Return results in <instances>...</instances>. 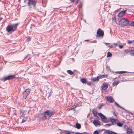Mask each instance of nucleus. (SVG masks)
I'll return each instance as SVG.
<instances>
[{
  "label": "nucleus",
  "instance_id": "nucleus-1",
  "mask_svg": "<svg viewBox=\"0 0 134 134\" xmlns=\"http://www.w3.org/2000/svg\"><path fill=\"white\" fill-rule=\"evenodd\" d=\"M19 23L8 25L6 27V29L9 34H11L14 31L16 30Z\"/></svg>",
  "mask_w": 134,
  "mask_h": 134
},
{
  "label": "nucleus",
  "instance_id": "nucleus-2",
  "mask_svg": "<svg viewBox=\"0 0 134 134\" xmlns=\"http://www.w3.org/2000/svg\"><path fill=\"white\" fill-rule=\"evenodd\" d=\"M129 21L126 18H121L119 21V24L122 27L127 26L129 24Z\"/></svg>",
  "mask_w": 134,
  "mask_h": 134
},
{
  "label": "nucleus",
  "instance_id": "nucleus-3",
  "mask_svg": "<svg viewBox=\"0 0 134 134\" xmlns=\"http://www.w3.org/2000/svg\"><path fill=\"white\" fill-rule=\"evenodd\" d=\"M98 115L101 119V121L104 123H108L109 121V120L103 114L100 113H98Z\"/></svg>",
  "mask_w": 134,
  "mask_h": 134
},
{
  "label": "nucleus",
  "instance_id": "nucleus-4",
  "mask_svg": "<svg viewBox=\"0 0 134 134\" xmlns=\"http://www.w3.org/2000/svg\"><path fill=\"white\" fill-rule=\"evenodd\" d=\"M43 113L45 116H46L47 118H49L54 115L55 113L53 111L47 110L44 112Z\"/></svg>",
  "mask_w": 134,
  "mask_h": 134
},
{
  "label": "nucleus",
  "instance_id": "nucleus-5",
  "mask_svg": "<svg viewBox=\"0 0 134 134\" xmlns=\"http://www.w3.org/2000/svg\"><path fill=\"white\" fill-rule=\"evenodd\" d=\"M16 78L15 75H10L7 76H5L1 79V80L3 81Z\"/></svg>",
  "mask_w": 134,
  "mask_h": 134
},
{
  "label": "nucleus",
  "instance_id": "nucleus-6",
  "mask_svg": "<svg viewBox=\"0 0 134 134\" xmlns=\"http://www.w3.org/2000/svg\"><path fill=\"white\" fill-rule=\"evenodd\" d=\"M28 5L29 6L32 5L33 8L35 7L37 2V0H28Z\"/></svg>",
  "mask_w": 134,
  "mask_h": 134
},
{
  "label": "nucleus",
  "instance_id": "nucleus-7",
  "mask_svg": "<svg viewBox=\"0 0 134 134\" xmlns=\"http://www.w3.org/2000/svg\"><path fill=\"white\" fill-rule=\"evenodd\" d=\"M104 31L100 29L99 28L97 32L96 36L98 37H102L104 35Z\"/></svg>",
  "mask_w": 134,
  "mask_h": 134
},
{
  "label": "nucleus",
  "instance_id": "nucleus-8",
  "mask_svg": "<svg viewBox=\"0 0 134 134\" xmlns=\"http://www.w3.org/2000/svg\"><path fill=\"white\" fill-rule=\"evenodd\" d=\"M30 89L28 88L26 89L23 93V98L26 99L27 96L30 93Z\"/></svg>",
  "mask_w": 134,
  "mask_h": 134
},
{
  "label": "nucleus",
  "instance_id": "nucleus-9",
  "mask_svg": "<svg viewBox=\"0 0 134 134\" xmlns=\"http://www.w3.org/2000/svg\"><path fill=\"white\" fill-rule=\"evenodd\" d=\"M99 118L98 116H97V119H94L93 122V124L95 126H97L100 125V122L99 120Z\"/></svg>",
  "mask_w": 134,
  "mask_h": 134
},
{
  "label": "nucleus",
  "instance_id": "nucleus-10",
  "mask_svg": "<svg viewBox=\"0 0 134 134\" xmlns=\"http://www.w3.org/2000/svg\"><path fill=\"white\" fill-rule=\"evenodd\" d=\"M40 119L42 120H46L47 119L46 116H45L43 113H41L39 115Z\"/></svg>",
  "mask_w": 134,
  "mask_h": 134
},
{
  "label": "nucleus",
  "instance_id": "nucleus-11",
  "mask_svg": "<svg viewBox=\"0 0 134 134\" xmlns=\"http://www.w3.org/2000/svg\"><path fill=\"white\" fill-rule=\"evenodd\" d=\"M101 87L103 90H105L108 88V85L106 83H103L101 85Z\"/></svg>",
  "mask_w": 134,
  "mask_h": 134
},
{
  "label": "nucleus",
  "instance_id": "nucleus-12",
  "mask_svg": "<svg viewBox=\"0 0 134 134\" xmlns=\"http://www.w3.org/2000/svg\"><path fill=\"white\" fill-rule=\"evenodd\" d=\"M126 11L127 10L126 9L125 10H124L121 12L120 13H119L118 14V16L119 17H122L124 15Z\"/></svg>",
  "mask_w": 134,
  "mask_h": 134
},
{
  "label": "nucleus",
  "instance_id": "nucleus-13",
  "mask_svg": "<svg viewBox=\"0 0 134 134\" xmlns=\"http://www.w3.org/2000/svg\"><path fill=\"white\" fill-rule=\"evenodd\" d=\"M106 99L108 102L111 103L113 102V99L111 96L107 97H106Z\"/></svg>",
  "mask_w": 134,
  "mask_h": 134
},
{
  "label": "nucleus",
  "instance_id": "nucleus-14",
  "mask_svg": "<svg viewBox=\"0 0 134 134\" xmlns=\"http://www.w3.org/2000/svg\"><path fill=\"white\" fill-rule=\"evenodd\" d=\"M104 133H106L107 134H119L114 132L112 131L109 130H107Z\"/></svg>",
  "mask_w": 134,
  "mask_h": 134
},
{
  "label": "nucleus",
  "instance_id": "nucleus-15",
  "mask_svg": "<svg viewBox=\"0 0 134 134\" xmlns=\"http://www.w3.org/2000/svg\"><path fill=\"white\" fill-rule=\"evenodd\" d=\"M98 76H97V77H95L94 78H91V80L92 81H93V82L96 81L98 82L99 81V78Z\"/></svg>",
  "mask_w": 134,
  "mask_h": 134
},
{
  "label": "nucleus",
  "instance_id": "nucleus-16",
  "mask_svg": "<svg viewBox=\"0 0 134 134\" xmlns=\"http://www.w3.org/2000/svg\"><path fill=\"white\" fill-rule=\"evenodd\" d=\"M99 77V79H102L103 78H106L108 77V75L107 74L104 75H100L98 76Z\"/></svg>",
  "mask_w": 134,
  "mask_h": 134
},
{
  "label": "nucleus",
  "instance_id": "nucleus-17",
  "mask_svg": "<svg viewBox=\"0 0 134 134\" xmlns=\"http://www.w3.org/2000/svg\"><path fill=\"white\" fill-rule=\"evenodd\" d=\"M92 112L94 116L97 117V116H98L97 115V112L96 110H95L94 109H93Z\"/></svg>",
  "mask_w": 134,
  "mask_h": 134
},
{
  "label": "nucleus",
  "instance_id": "nucleus-18",
  "mask_svg": "<svg viewBox=\"0 0 134 134\" xmlns=\"http://www.w3.org/2000/svg\"><path fill=\"white\" fill-rule=\"evenodd\" d=\"M81 82L83 83H85L87 82V81L85 78H81L80 79Z\"/></svg>",
  "mask_w": 134,
  "mask_h": 134
},
{
  "label": "nucleus",
  "instance_id": "nucleus-19",
  "mask_svg": "<svg viewBox=\"0 0 134 134\" xmlns=\"http://www.w3.org/2000/svg\"><path fill=\"white\" fill-rule=\"evenodd\" d=\"M76 128L78 129H80L81 128V125L80 124L76 123Z\"/></svg>",
  "mask_w": 134,
  "mask_h": 134
},
{
  "label": "nucleus",
  "instance_id": "nucleus-20",
  "mask_svg": "<svg viewBox=\"0 0 134 134\" xmlns=\"http://www.w3.org/2000/svg\"><path fill=\"white\" fill-rule=\"evenodd\" d=\"M127 43L129 44H132V45H134V40L133 41H128Z\"/></svg>",
  "mask_w": 134,
  "mask_h": 134
},
{
  "label": "nucleus",
  "instance_id": "nucleus-21",
  "mask_svg": "<svg viewBox=\"0 0 134 134\" xmlns=\"http://www.w3.org/2000/svg\"><path fill=\"white\" fill-rule=\"evenodd\" d=\"M126 72V71H116L115 72V73L116 74H122L123 73H125Z\"/></svg>",
  "mask_w": 134,
  "mask_h": 134
},
{
  "label": "nucleus",
  "instance_id": "nucleus-22",
  "mask_svg": "<svg viewBox=\"0 0 134 134\" xmlns=\"http://www.w3.org/2000/svg\"><path fill=\"white\" fill-rule=\"evenodd\" d=\"M117 119H113L110 118V121L112 122V124H111L112 125H113L114 124V122L115 121H117Z\"/></svg>",
  "mask_w": 134,
  "mask_h": 134
},
{
  "label": "nucleus",
  "instance_id": "nucleus-23",
  "mask_svg": "<svg viewBox=\"0 0 134 134\" xmlns=\"http://www.w3.org/2000/svg\"><path fill=\"white\" fill-rule=\"evenodd\" d=\"M67 72L69 74L72 75L74 74V72L73 71H72L71 70H68L67 71Z\"/></svg>",
  "mask_w": 134,
  "mask_h": 134
},
{
  "label": "nucleus",
  "instance_id": "nucleus-24",
  "mask_svg": "<svg viewBox=\"0 0 134 134\" xmlns=\"http://www.w3.org/2000/svg\"><path fill=\"white\" fill-rule=\"evenodd\" d=\"M112 56V54L109 52H108L107 53V57H110Z\"/></svg>",
  "mask_w": 134,
  "mask_h": 134
},
{
  "label": "nucleus",
  "instance_id": "nucleus-25",
  "mask_svg": "<svg viewBox=\"0 0 134 134\" xmlns=\"http://www.w3.org/2000/svg\"><path fill=\"white\" fill-rule=\"evenodd\" d=\"M119 83V81H116L113 83V86H116Z\"/></svg>",
  "mask_w": 134,
  "mask_h": 134
},
{
  "label": "nucleus",
  "instance_id": "nucleus-26",
  "mask_svg": "<svg viewBox=\"0 0 134 134\" xmlns=\"http://www.w3.org/2000/svg\"><path fill=\"white\" fill-rule=\"evenodd\" d=\"M130 54L131 56H134V49L131 50V52L130 53Z\"/></svg>",
  "mask_w": 134,
  "mask_h": 134
},
{
  "label": "nucleus",
  "instance_id": "nucleus-27",
  "mask_svg": "<svg viewBox=\"0 0 134 134\" xmlns=\"http://www.w3.org/2000/svg\"><path fill=\"white\" fill-rule=\"evenodd\" d=\"M104 105V104H103V103H102V104H99L98 106V109H101V108H102V107Z\"/></svg>",
  "mask_w": 134,
  "mask_h": 134
},
{
  "label": "nucleus",
  "instance_id": "nucleus-28",
  "mask_svg": "<svg viewBox=\"0 0 134 134\" xmlns=\"http://www.w3.org/2000/svg\"><path fill=\"white\" fill-rule=\"evenodd\" d=\"M123 124L121 123H120V122H118L117 123V125L119 127H121L122 126Z\"/></svg>",
  "mask_w": 134,
  "mask_h": 134
},
{
  "label": "nucleus",
  "instance_id": "nucleus-29",
  "mask_svg": "<svg viewBox=\"0 0 134 134\" xmlns=\"http://www.w3.org/2000/svg\"><path fill=\"white\" fill-rule=\"evenodd\" d=\"M115 105H116V106L120 108H122L116 102H115Z\"/></svg>",
  "mask_w": 134,
  "mask_h": 134
},
{
  "label": "nucleus",
  "instance_id": "nucleus-30",
  "mask_svg": "<svg viewBox=\"0 0 134 134\" xmlns=\"http://www.w3.org/2000/svg\"><path fill=\"white\" fill-rule=\"evenodd\" d=\"M131 50L128 49H126L124 50V52L126 53H128L129 52H130V53L131 52Z\"/></svg>",
  "mask_w": 134,
  "mask_h": 134
},
{
  "label": "nucleus",
  "instance_id": "nucleus-31",
  "mask_svg": "<svg viewBox=\"0 0 134 134\" xmlns=\"http://www.w3.org/2000/svg\"><path fill=\"white\" fill-rule=\"evenodd\" d=\"M129 25L131 26H134V21H133L131 23L129 24Z\"/></svg>",
  "mask_w": 134,
  "mask_h": 134
},
{
  "label": "nucleus",
  "instance_id": "nucleus-32",
  "mask_svg": "<svg viewBox=\"0 0 134 134\" xmlns=\"http://www.w3.org/2000/svg\"><path fill=\"white\" fill-rule=\"evenodd\" d=\"M26 118H24L22 120V121H21V123H23L25 122L26 121V118Z\"/></svg>",
  "mask_w": 134,
  "mask_h": 134
},
{
  "label": "nucleus",
  "instance_id": "nucleus-33",
  "mask_svg": "<svg viewBox=\"0 0 134 134\" xmlns=\"http://www.w3.org/2000/svg\"><path fill=\"white\" fill-rule=\"evenodd\" d=\"M111 125H112V124H106L105 125V127H108L110 126H111Z\"/></svg>",
  "mask_w": 134,
  "mask_h": 134
},
{
  "label": "nucleus",
  "instance_id": "nucleus-34",
  "mask_svg": "<svg viewBox=\"0 0 134 134\" xmlns=\"http://www.w3.org/2000/svg\"><path fill=\"white\" fill-rule=\"evenodd\" d=\"M31 39V37H29L26 39L28 41H30Z\"/></svg>",
  "mask_w": 134,
  "mask_h": 134
},
{
  "label": "nucleus",
  "instance_id": "nucleus-35",
  "mask_svg": "<svg viewBox=\"0 0 134 134\" xmlns=\"http://www.w3.org/2000/svg\"><path fill=\"white\" fill-rule=\"evenodd\" d=\"M93 134H99V132L97 130H96L94 132Z\"/></svg>",
  "mask_w": 134,
  "mask_h": 134
},
{
  "label": "nucleus",
  "instance_id": "nucleus-36",
  "mask_svg": "<svg viewBox=\"0 0 134 134\" xmlns=\"http://www.w3.org/2000/svg\"><path fill=\"white\" fill-rule=\"evenodd\" d=\"M86 83H87V85L89 86H90L92 84V82H87Z\"/></svg>",
  "mask_w": 134,
  "mask_h": 134
},
{
  "label": "nucleus",
  "instance_id": "nucleus-37",
  "mask_svg": "<svg viewBox=\"0 0 134 134\" xmlns=\"http://www.w3.org/2000/svg\"><path fill=\"white\" fill-rule=\"evenodd\" d=\"M119 47L121 49L123 47V46L122 45H119Z\"/></svg>",
  "mask_w": 134,
  "mask_h": 134
},
{
  "label": "nucleus",
  "instance_id": "nucleus-38",
  "mask_svg": "<svg viewBox=\"0 0 134 134\" xmlns=\"http://www.w3.org/2000/svg\"><path fill=\"white\" fill-rule=\"evenodd\" d=\"M112 20L115 21L116 20V17H113L112 18Z\"/></svg>",
  "mask_w": 134,
  "mask_h": 134
},
{
  "label": "nucleus",
  "instance_id": "nucleus-39",
  "mask_svg": "<svg viewBox=\"0 0 134 134\" xmlns=\"http://www.w3.org/2000/svg\"><path fill=\"white\" fill-rule=\"evenodd\" d=\"M118 120H117V121H114V124H117V123H118Z\"/></svg>",
  "mask_w": 134,
  "mask_h": 134
},
{
  "label": "nucleus",
  "instance_id": "nucleus-40",
  "mask_svg": "<svg viewBox=\"0 0 134 134\" xmlns=\"http://www.w3.org/2000/svg\"><path fill=\"white\" fill-rule=\"evenodd\" d=\"M105 45L109 47L110 45V44L109 43H105Z\"/></svg>",
  "mask_w": 134,
  "mask_h": 134
},
{
  "label": "nucleus",
  "instance_id": "nucleus-41",
  "mask_svg": "<svg viewBox=\"0 0 134 134\" xmlns=\"http://www.w3.org/2000/svg\"><path fill=\"white\" fill-rule=\"evenodd\" d=\"M113 114L115 116H116L117 115H116V114H115V113L114 112H113Z\"/></svg>",
  "mask_w": 134,
  "mask_h": 134
},
{
  "label": "nucleus",
  "instance_id": "nucleus-42",
  "mask_svg": "<svg viewBox=\"0 0 134 134\" xmlns=\"http://www.w3.org/2000/svg\"><path fill=\"white\" fill-rule=\"evenodd\" d=\"M107 68L109 70H110V68L109 66H107Z\"/></svg>",
  "mask_w": 134,
  "mask_h": 134
},
{
  "label": "nucleus",
  "instance_id": "nucleus-43",
  "mask_svg": "<svg viewBox=\"0 0 134 134\" xmlns=\"http://www.w3.org/2000/svg\"><path fill=\"white\" fill-rule=\"evenodd\" d=\"M113 47V46H112V45H111V46H110L109 45V47L110 48H112Z\"/></svg>",
  "mask_w": 134,
  "mask_h": 134
},
{
  "label": "nucleus",
  "instance_id": "nucleus-44",
  "mask_svg": "<svg viewBox=\"0 0 134 134\" xmlns=\"http://www.w3.org/2000/svg\"><path fill=\"white\" fill-rule=\"evenodd\" d=\"M75 134H81V133H80L79 132H77L75 133Z\"/></svg>",
  "mask_w": 134,
  "mask_h": 134
},
{
  "label": "nucleus",
  "instance_id": "nucleus-45",
  "mask_svg": "<svg viewBox=\"0 0 134 134\" xmlns=\"http://www.w3.org/2000/svg\"><path fill=\"white\" fill-rule=\"evenodd\" d=\"M79 0H77L76 2V4H77L78 3L79 1Z\"/></svg>",
  "mask_w": 134,
  "mask_h": 134
},
{
  "label": "nucleus",
  "instance_id": "nucleus-46",
  "mask_svg": "<svg viewBox=\"0 0 134 134\" xmlns=\"http://www.w3.org/2000/svg\"><path fill=\"white\" fill-rule=\"evenodd\" d=\"M2 18L1 17L0 18V21L2 20Z\"/></svg>",
  "mask_w": 134,
  "mask_h": 134
},
{
  "label": "nucleus",
  "instance_id": "nucleus-47",
  "mask_svg": "<svg viewBox=\"0 0 134 134\" xmlns=\"http://www.w3.org/2000/svg\"><path fill=\"white\" fill-rule=\"evenodd\" d=\"M89 41V40H86L85 41Z\"/></svg>",
  "mask_w": 134,
  "mask_h": 134
},
{
  "label": "nucleus",
  "instance_id": "nucleus-48",
  "mask_svg": "<svg viewBox=\"0 0 134 134\" xmlns=\"http://www.w3.org/2000/svg\"><path fill=\"white\" fill-rule=\"evenodd\" d=\"M65 134H71V133H66Z\"/></svg>",
  "mask_w": 134,
  "mask_h": 134
},
{
  "label": "nucleus",
  "instance_id": "nucleus-49",
  "mask_svg": "<svg viewBox=\"0 0 134 134\" xmlns=\"http://www.w3.org/2000/svg\"><path fill=\"white\" fill-rule=\"evenodd\" d=\"M73 109V108H71V109H70V110H72V109Z\"/></svg>",
  "mask_w": 134,
  "mask_h": 134
},
{
  "label": "nucleus",
  "instance_id": "nucleus-50",
  "mask_svg": "<svg viewBox=\"0 0 134 134\" xmlns=\"http://www.w3.org/2000/svg\"><path fill=\"white\" fill-rule=\"evenodd\" d=\"M66 131V132H68V131Z\"/></svg>",
  "mask_w": 134,
  "mask_h": 134
},
{
  "label": "nucleus",
  "instance_id": "nucleus-51",
  "mask_svg": "<svg viewBox=\"0 0 134 134\" xmlns=\"http://www.w3.org/2000/svg\"><path fill=\"white\" fill-rule=\"evenodd\" d=\"M119 78H120V76H119Z\"/></svg>",
  "mask_w": 134,
  "mask_h": 134
},
{
  "label": "nucleus",
  "instance_id": "nucleus-52",
  "mask_svg": "<svg viewBox=\"0 0 134 134\" xmlns=\"http://www.w3.org/2000/svg\"><path fill=\"white\" fill-rule=\"evenodd\" d=\"M26 57H25V58H26Z\"/></svg>",
  "mask_w": 134,
  "mask_h": 134
}]
</instances>
